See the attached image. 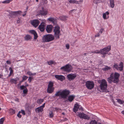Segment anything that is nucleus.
I'll return each instance as SVG.
<instances>
[{
    "instance_id": "59",
    "label": "nucleus",
    "mask_w": 124,
    "mask_h": 124,
    "mask_svg": "<svg viewBox=\"0 0 124 124\" xmlns=\"http://www.w3.org/2000/svg\"><path fill=\"white\" fill-rule=\"evenodd\" d=\"M45 1L44 3V4H46L47 3V1L46 0H44Z\"/></svg>"
},
{
    "instance_id": "25",
    "label": "nucleus",
    "mask_w": 124,
    "mask_h": 124,
    "mask_svg": "<svg viewBox=\"0 0 124 124\" xmlns=\"http://www.w3.org/2000/svg\"><path fill=\"white\" fill-rule=\"evenodd\" d=\"M31 37L28 34L26 35L24 37V40L26 41L31 40Z\"/></svg>"
},
{
    "instance_id": "34",
    "label": "nucleus",
    "mask_w": 124,
    "mask_h": 124,
    "mask_svg": "<svg viewBox=\"0 0 124 124\" xmlns=\"http://www.w3.org/2000/svg\"><path fill=\"white\" fill-rule=\"evenodd\" d=\"M9 112L12 115L15 114V110L12 109H10L9 110Z\"/></svg>"
},
{
    "instance_id": "30",
    "label": "nucleus",
    "mask_w": 124,
    "mask_h": 124,
    "mask_svg": "<svg viewBox=\"0 0 124 124\" xmlns=\"http://www.w3.org/2000/svg\"><path fill=\"white\" fill-rule=\"evenodd\" d=\"M89 124H97V122L95 120H92L90 122Z\"/></svg>"
},
{
    "instance_id": "38",
    "label": "nucleus",
    "mask_w": 124,
    "mask_h": 124,
    "mask_svg": "<svg viewBox=\"0 0 124 124\" xmlns=\"http://www.w3.org/2000/svg\"><path fill=\"white\" fill-rule=\"evenodd\" d=\"M44 101L43 99L38 100V102L39 104L41 103Z\"/></svg>"
},
{
    "instance_id": "45",
    "label": "nucleus",
    "mask_w": 124,
    "mask_h": 124,
    "mask_svg": "<svg viewBox=\"0 0 124 124\" xmlns=\"http://www.w3.org/2000/svg\"><path fill=\"white\" fill-rule=\"evenodd\" d=\"M20 88L21 90H22L24 89H25V87L23 85H22L20 86Z\"/></svg>"
},
{
    "instance_id": "23",
    "label": "nucleus",
    "mask_w": 124,
    "mask_h": 124,
    "mask_svg": "<svg viewBox=\"0 0 124 124\" xmlns=\"http://www.w3.org/2000/svg\"><path fill=\"white\" fill-rule=\"evenodd\" d=\"M54 89V87H48L47 92L49 93H51L53 92Z\"/></svg>"
},
{
    "instance_id": "44",
    "label": "nucleus",
    "mask_w": 124,
    "mask_h": 124,
    "mask_svg": "<svg viewBox=\"0 0 124 124\" xmlns=\"http://www.w3.org/2000/svg\"><path fill=\"white\" fill-rule=\"evenodd\" d=\"M103 18L104 19H107V18L106 17V15L105 13L103 14Z\"/></svg>"
},
{
    "instance_id": "39",
    "label": "nucleus",
    "mask_w": 124,
    "mask_h": 124,
    "mask_svg": "<svg viewBox=\"0 0 124 124\" xmlns=\"http://www.w3.org/2000/svg\"><path fill=\"white\" fill-rule=\"evenodd\" d=\"M10 2V0H6L2 2V3H8Z\"/></svg>"
},
{
    "instance_id": "37",
    "label": "nucleus",
    "mask_w": 124,
    "mask_h": 124,
    "mask_svg": "<svg viewBox=\"0 0 124 124\" xmlns=\"http://www.w3.org/2000/svg\"><path fill=\"white\" fill-rule=\"evenodd\" d=\"M28 91L27 89V88H26L23 90V93L24 94H26L27 93Z\"/></svg>"
},
{
    "instance_id": "22",
    "label": "nucleus",
    "mask_w": 124,
    "mask_h": 124,
    "mask_svg": "<svg viewBox=\"0 0 124 124\" xmlns=\"http://www.w3.org/2000/svg\"><path fill=\"white\" fill-rule=\"evenodd\" d=\"M75 96L73 95H70L68 97V98L67 101H68V100L70 102H71L75 98Z\"/></svg>"
},
{
    "instance_id": "54",
    "label": "nucleus",
    "mask_w": 124,
    "mask_h": 124,
    "mask_svg": "<svg viewBox=\"0 0 124 124\" xmlns=\"http://www.w3.org/2000/svg\"><path fill=\"white\" fill-rule=\"evenodd\" d=\"M23 81H22V80L21 81H20L19 82V83L18 84V85H21V83L23 82Z\"/></svg>"
},
{
    "instance_id": "5",
    "label": "nucleus",
    "mask_w": 124,
    "mask_h": 124,
    "mask_svg": "<svg viewBox=\"0 0 124 124\" xmlns=\"http://www.w3.org/2000/svg\"><path fill=\"white\" fill-rule=\"evenodd\" d=\"M43 41L46 42H49L54 39V37L51 34H48L43 36Z\"/></svg>"
},
{
    "instance_id": "61",
    "label": "nucleus",
    "mask_w": 124,
    "mask_h": 124,
    "mask_svg": "<svg viewBox=\"0 0 124 124\" xmlns=\"http://www.w3.org/2000/svg\"><path fill=\"white\" fill-rule=\"evenodd\" d=\"M91 53H95V50H94V51H92L91 52H90V54H91Z\"/></svg>"
},
{
    "instance_id": "62",
    "label": "nucleus",
    "mask_w": 124,
    "mask_h": 124,
    "mask_svg": "<svg viewBox=\"0 0 124 124\" xmlns=\"http://www.w3.org/2000/svg\"><path fill=\"white\" fill-rule=\"evenodd\" d=\"M105 13L106 14V15L107 14V15H108L109 14V13L107 11Z\"/></svg>"
},
{
    "instance_id": "7",
    "label": "nucleus",
    "mask_w": 124,
    "mask_h": 124,
    "mask_svg": "<svg viewBox=\"0 0 124 124\" xmlns=\"http://www.w3.org/2000/svg\"><path fill=\"white\" fill-rule=\"evenodd\" d=\"M111 46H109L103 49H100L101 54L102 55L106 54L111 50Z\"/></svg>"
},
{
    "instance_id": "43",
    "label": "nucleus",
    "mask_w": 124,
    "mask_h": 124,
    "mask_svg": "<svg viewBox=\"0 0 124 124\" xmlns=\"http://www.w3.org/2000/svg\"><path fill=\"white\" fill-rule=\"evenodd\" d=\"M20 113H21V111H19L17 115V116L19 118H21L22 116L20 114Z\"/></svg>"
},
{
    "instance_id": "40",
    "label": "nucleus",
    "mask_w": 124,
    "mask_h": 124,
    "mask_svg": "<svg viewBox=\"0 0 124 124\" xmlns=\"http://www.w3.org/2000/svg\"><path fill=\"white\" fill-rule=\"evenodd\" d=\"M33 79V78L32 77H29L28 80L29 82V83L31 82L32 79Z\"/></svg>"
},
{
    "instance_id": "16",
    "label": "nucleus",
    "mask_w": 124,
    "mask_h": 124,
    "mask_svg": "<svg viewBox=\"0 0 124 124\" xmlns=\"http://www.w3.org/2000/svg\"><path fill=\"white\" fill-rule=\"evenodd\" d=\"M55 77L57 80L62 81L65 79V78L64 76L62 75H55Z\"/></svg>"
},
{
    "instance_id": "63",
    "label": "nucleus",
    "mask_w": 124,
    "mask_h": 124,
    "mask_svg": "<svg viewBox=\"0 0 124 124\" xmlns=\"http://www.w3.org/2000/svg\"><path fill=\"white\" fill-rule=\"evenodd\" d=\"M103 55L102 56V57L103 58H105V57L106 56L105 54Z\"/></svg>"
},
{
    "instance_id": "21",
    "label": "nucleus",
    "mask_w": 124,
    "mask_h": 124,
    "mask_svg": "<svg viewBox=\"0 0 124 124\" xmlns=\"http://www.w3.org/2000/svg\"><path fill=\"white\" fill-rule=\"evenodd\" d=\"M19 80V78L17 77L14 79H11L10 80V81L12 84L14 83L15 84H16L17 83V81Z\"/></svg>"
},
{
    "instance_id": "11",
    "label": "nucleus",
    "mask_w": 124,
    "mask_h": 124,
    "mask_svg": "<svg viewBox=\"0 0 124 124\" xmlns=\"http://www.w3.org/2000/svg\"><path fill=\"white\" fill-rule=\"evenodd\" d=\"M42 9L39 11V15L45 16L47 15V11L44 8L42 7Z\"/></svg>"
},
{
    "instance_id": "48",
    "label": "nucleus",
    "mask_w": 124,
    "mask_h": 124,
    "mask_svg": "<svg viewBox=\"0 0 124 124\" xmlns=\"http://www.w3.org/2000/svg\"><path fill=\"white\" fill-rule=\"evenodd\" d=\"M66 46L67 49H69V48L70 46L69 44H67L66 45Z\"/></svg>"
},
{
    "instance_id": "64",
    "label": "nucleus",
    "mask_w": 124,
    "mask_h": 124,
    "mask_svg": "<svg viewBox=\"0 0 124 124\" xmlns=\"http://www.w3.org/2000/svg\"><path fill=\"white\" fill-rule=\"evenodd\" d=\"M121 113L124 115V111H123L121 112Z\"/></svg>"
},
{
    "instance_id": "55",
    "label": "nucleus",
    "mask_w": 124,
    "mask_h": 124,
    "mask_svg": "<svg viewBox=\"0 0 124 124\" xmlns=\"http://www.w3.org/2000/svg\"><path fill=\"white\" fill-rule=\"evenodd\" d=\"M79 108V109L80 110H81L82 111L83 110V108L81 107H80Z\"/></svg>"
},
{
    "instance_id": "42",
    "label": "nucleus",
    "mask_w": 124,
    "mask_h": 124,
    "mask_svg": "<svg viewBox=\"0 0 124 124\" xmlns=\"http://www.w3.org/2000/svg\"><path fill=\"white\" fill-rule=\"evenodd\" d=\"M53 116V114L52 112H51L49 113V116L50 117H52Z\"/></svg>"
},
{
    "instance_id": "13",
    "label": "nucleus",
    "mask_w": 124,
    "mask_h": 124,
    "mask_svg": "<svg viewBox=\"0 0 124 124\" xmlns=\"http://www.w3.org/2000/svg\"><path fill=\"white\" fill-rule=\"evenodd\" d=\"M76 77L77 75L75 74H70L67 75V78L68 80L71 81L74 79Z\"/></svg>"
},
{
    "instance_id": "24",
    "label": "nucleus",
    "mask_w": 124,
    "mask_h": 124,
    "mask_svg": "<svg viewBox=\"0 0 124 124\" xmlns=\"http://www.w3.org/2000/svg\"><path fill=\"white\" fill-rule=\"evenodd\" d=\"M48 20L50 22H52L53 24H55L56 23V20L52 17H50L49 18Z\"/></svg>"
},
{
    "instance_id": "53",
    "label": "nucleus",
    "mask_w": 124,
    "mask_h": 124,
    "mask_svg": "<svg viewBox=\"0 0 124 124\" xmlns=\"http://www.w3.org/2000/svg\"><path fill=\"white\" fill-rule=\"evenodd\" d=\"M6 63H7L8 64H10L11 63V62L10 61H6Z\"/></svg>"
},
{
    "instance_id": "41",
    "label": "nucleus",
    "mask_w": 124,
    "mask_h": 124,
    "mask_svg": "<svg viewBox=\"0 0 124 124\" xmlns=\"http://www.w3.org/2000/svg\"><path fill=\"white\" fill-rule=\"evenodd\" d=\"M47 63L48 64L50 65L53 64V62L52 61H51L47 62Z\"/></svg>"
},
{
    "instance_id": "18",
    "label": "nucleus",
    "mask_w": 124,
    "mask_h": 124,
    "mask_svg": "<svg viewBox=\"0 0 124 124\" xmlns=\"http://www.w3.org/2000/svg\"><path fill=\"white\" fill-rule=\"evenodd\" d=\"M53 28V27L52 25H47L46 27V30L47 32L48 33H50L52 31Z\"/></svg>"
},
{
    "instance_id": "57",
    "label": "nucleus",
    "mask_w": 124,
    "mask_h": 124,
    "mask_svg": "<svg viewBox=\"0 0 124 124\" xmlns=\"http://www.w3.org/2000/svg\"><path fill=\"white\" fill-rule=\"evenodd\" d=\"M76 10L75 9H74L71 10L70 11L69 13H71L74 10Z\"/></svg>"
},
{
    "instance_id": "9",
    "label": "nucleus",
    "mask_w": 124,
    "mask_h": 124,
    "mask_svg": "<svg viewBox=\"0 0 124 124\" xmlns=\"http://www.w3.org/2000/svg\"><path fill=\"white\" fill-rule=\"evenodd\" d=\"M78 115L81 118H83L89 120L90 119V117L88 115L83 113H78Z\"/></svg>"
},
{
    "instance_id": "36",
    "label": "nucleus",
    "mask_w": 124,
    "mask_h": 124,
    "mask_svg": "<svg viewBox=\"0 0 124 124\" xmlns=\"http://www.w3.org/2000/svg\"><path fill=\"white\" fill-rule=\"evenodd\" d=\"M5 120L4 118L3 117L0 119V124H3L4 121Z\"/></svg>"
},
{
    "instance_id": "20",
    "label": "nucleus",
    "mask_w": 124,
    "mask_h": 124,
    "mask_svg": "<svg viewBox=\"0 0 124 124\" xmlns=\"http://www.w3.org/2000/svg\"><path fill=\"white\" fill-rule=\"evenodd\" d=\"M30 32L31 34L34 35V39H37L38 37V35L35 31L34 30H31L30 31Z\"/></svg>"
},
{
    "instance_id": "27",
    "label": "nucleus",
    "mask_w": 124,
    "mask_h": 124,
    "mask_svg": "<svg viewBox=\"0 0 124 124\" xmlns=\"http://www.w3.org/2000/svg\"><path fill=\"white\" fill-rule=\"evenodd\" d=\"M111 68L110 67L106 66L104 68L102 69V70L104 71H107L110 70Z\"/></svg>"
},
{
    "instance_id": "8",
    "label": "nucleus",
    "mask_w": 124,
    "mask_h": 124,
    "mask_svg": "<svg viewBox=\"0 0 124 124\" xmlns=\"http://www.w3.org/2000/svg\"><path fill=\"white\" fill-rule=\"evenodd\" d=\"M123 63L122 62L120 63L119 65L115 64L113 68H115L117 70H119L120 71H122L123 70Z\"/></svg>"
},
{
    "instance_id": "56",
    "label": "nucleus",
    "mask_w": 124,
    "mask_h": 124,
    "mask_svg": "<svg viewBox=\"0 0 124 124\" xmlns=\"http://www.w3.org/2000/svg\"><path fill=\"white\" fill-rule=\"evenodd\" d=\"M83 1V0H80L79 1H77V2H79V4H80Z\"/></svg>"
},
{
    "instance_id": "28",
    "label": "nucleus",
    "mask_w": 124,
    "mask_h": 124,
    "mask_svg": "<svg viewBox=\"0 0 124 124\" xmlns=\"http://www.w3.org/2000/svg\"><path fill=\"white\" fill-rule=\"evenodd\" d=\"M110 5L112 8H114L115 4L114 0H110Z\"/></svg>"
},
{
    "instance_id": "29",
    "label": "nucleus",
    "mask_w": 124,
    "mask_h": 124,
    "mask_svg": "<svg viewBox=\"0 0 124 124\" xmlns=\"http://www.w3.org/2000/svg\"><path fill=\"white\" fill-rule=\"evenodd\" d=\"M69 2L70 3H76L77 4L80 3L79 2H77V1L75 0H70Z\"/></svg>"
},
{
    "instance_id": "26",
    "label": "nucleus",
    "mask_w": 124,
    "mask_h": 124,
    "mask_svg": "<svg viewBox=\"0 0 124 124\" xmlns=\"http://www.w3.org/2000/svg\"><path fill=\"white\" fill-rule=\"evenodd\" d=\"M68 17L64 16H60L59 17V19L62 21H64L67 20Z\"/></svg>"
},
{
    "instance_id": "51",
    "label": "nucleus",
    "mask_w": 124,
    "mask_h": 124,
    "mask_svg": "<svg viewBox=\"0 0 124 124\" xmlns=\"http://www.w3.org/2000/svg\"><path fill=\"white\" fill-rule=\"evenodd\" d=\"M56 110H61V109H60V108H57V107H56L55 108H54Z\"/></svg>"
},
{
    "instance_id": "33",
    "label": "nucleus",
    "mask_w": 124,
    "mask_h": 124,
    "mask_svg": "<svg viewBox=\"0 0 124 124\" xmlns=\"http://www.w3.org/2000/svg\"><path fill=\"white\" fill-rule=\"evenodd\" d=\"M53 83L52 82L50 81L48 85V87H53Z\"/></svg>"
},
{
    "instance_id": "32",
    "label": "nucleus",
    "mask_w": 124,
    "mask_h": 124,
    "mask_svg": "<svg viewBox=\"0 0 124 124\" xmlns=\"http://www.w3.org/2000/svg\"><path fill=\"white\" fill-rule=\"evenodd\" d=\"M117 102L120 104H123L124 103V101H122L120 99H117Z\"/></svg>"
},
{
    "instance_id": "6",
    "label": "nucleus",
    "mask_w": 124,
    "mask_h": 124,
    "mask_svg": "<svg viewBox=\"0 0 124 124\" xmlns=\"http://www.w3.org/2000/svg\"><path fill=\"white\" fill-rule=\"evenodd\" d=\"M94 83L93 81H87L85 82V86L89 89H93L94 86Z\"/></svg>"
},
{
    "instance_id": "1",
    "label": "nucleus",
    "mask_w": 124,
    "mask_h": 124,
    "mask_svg": "<svg viewBox=\"0 0 124 124\" xmlns=\"http://www.w3.org/2000/svg\"><path fill=\"white\" fill-rule=\"evenodd\" d=\"M119 74L117 72L111 73L109 78H108L107 81L109 83L113 82L114 83H118L119 81Z\"/></svg>"
},
{
    "instance_id": "3",
    "label": "nucleus",
    "mask_w": 124,
    "mask_h": 124,
    "mask_svg": "<svg viewBox=\"0 0 124 124\" xmlns=\"http://www.w3.org/2000/svg\"><path fill=\"white\" fill-rule=\"evenodd\" d=\"M70 92L67 90H64L61 92L60 91H58L55 94V96H61V98H65L69 94Z\"/></svg>"
},
{
    "instance_id": "2",
    "label": "nucleus",
    "mask_w": 124,
    "mask_h": 124,
    "mask_svg": "<svg viewBox=\"0 0 124 124\" xmlns=\"http://www.w3.org/2000/svg\"><path fill=\"white\" fill-rule=\"evenodd\" d=\"M98 83L100 84V87L101 90L103 92H108L109 91L107 89V82L105 79H103L102 80L98 81Z\"/></svg>"
},
{
    "instance_id": "58",
    "label": "nucleus",
    "mask_w": 124,
    "mask_h": 124,
    "mask_svg": "<svg viewBox=\"0 0 124 124\" xmlns=\"http://www.w3.org/2000/svg\"><path fill=\"white\" fill-rule=\"evenodd\" d=\"M19 99L17 98H16L15 99V101H18Z\"/></svg>"
},
{
    "instance_id": "4",
    "label": "nucleus",
    "mask_w": 124,
    "mask_h": 124,
    "mask_svg": "<svg viewBox=\"0 0 124 124\" xmlns=\"http://www.w3.org/2000/svg\"><path fill=\"white\" fill-rule=\"evenodd\" d=\"M60 29V27L58 25H57L54 27V29L53 32L54 33V36L56 38V39H59V36L61 35Z\"/></svg>"
},
{
    "instance_id": "49",
    "label": "nucleus",
    "mask_w": 124,
    "mask_h": 124,
    "mask_svg": "<svg viewBox=\"0 0 124 124\" xmlns=\"http://www.w3.org/2000/svg\"><path fill=\"white\" fill-rule=\"evenodd\" d=\"M21 113L23 115H25V113L24 110H21Z\"/></svg>"
},
{
    "instance_id": "60",
    "label": "nucleus",
    "mask_w": 124,
    "mask_h": 124,
    "mask_svg": "<svg viewBox=\"0 0 124 124\" xmlns=\"http://www.w3.org/2000/svg\"><path fill=\"white\" fill-rule=\"evenodd\" d=\"M100 36V35L99 33H98L97 35H95V37H98Z\"/></svg>"
},
{
    "instance_id": "52",
    "label": "nucleus",
    "mask_w": 124,
    "mask_h": 124,
    "mask_svg": "<svg viewBox=\"0 0 124 124\" xmlns=\"http://www.w3.org/2000/svg\"><path fill=\"white\" fill-rule=\"evenodd\" d=\"M103 30V29L102 28L100 30L99 32L100 33H102V31Z\"/></svg>"
},
{
    "instance_id": "15",
    "label": "nucleus",
    "mask_w": 124,
    "mask_h": 124,
    "mask_svg": "<svg viewBox=\"0 0 124 124\" xmlns=\"http://www.w3.org/2000/svg\"><path fill=\"white\" fill-rule=\"evenodd\" d=\"M12 14H13L14 15H22L23 16H24L26 14V11H25L24 12V14H22V12L20 11L13 12H12Z\"/></svg>"
},
{
    "instance_id": "35",
    "label": "nucleus",
    "mask_w": 124,
    "mask_h": 124,
    "mask_svg": "<svg viewBox=\"0 0 124 124\" xmlns=\"http://www.w3.org/2000/svg\"><path fill=\"white\" fill-rule=\"evenodd\" d=\"M28 78V77L25 76L23 75L22 77V80L23 82L26 80Z\"/></svg>"
},
{
    "instance_id": "50",
    "label": "nucleus",
    "mask_w": 124,
    "mask_h": 124,
    "mask_svg": "<svg viewBox=\"0 0 124 124\" xmlns=\"http://www.w3.org/2000/svg\"><path fill=\"white\" fill-rule=\"evenodd\" d=\"M21 20L20 19H19L17 21V23H20L21 22Z\"/></svg>"
},
{
    "instance_id": "31",
    "label": "nucleus",
    "mask_w": 124,
    "mask_h": 124,
    "mask_svg": "<svg viewBox=\"0 0 124 124\" xmlns=\"http://www.w3.org/2000/svg\"><path fill=\"white\" fill-rule=\"evenodd\" d=\"M27 73L30 76L35 75L36 74V73H32L31 71H28L27 72Z\"/></svg>"
},
{
    "instance_id": "10",
    "label": "nucleus",
    "mask_w": 124,
    "mask_h": 124,
    "mask_svg": "<svg viewBox=\"0 0 124 124\" xmlns=\"http://www.w3.org/2000/svg\"><path fill=\"white\" fill-rule=\"evenodd\" d=\"M31 23L33 26L36 27L39 25V22L38 20H34L31 21Z\"/></svg>"
},
{
    "instance_id": "47",
    "label": "nucleus",
    "mask_w": 124,
    "mask_h": 124,
    "mask_svg": "<svg viewBox=\"0 0 124 124\" xmlns=\"http://www.w3.org/2000/svg\"><path fill=\"white\" fill-rule=\"evenodd\" d=\"M95 53L97 54L101 53L100 50H95Z\"/></svg>"
},
{
    "instance_id": "14",
    "label": "nucleus",
    "mask_w": 124,
    "mask_h": 124,
    "mask_svg": "<svg viewBox=\"0 0 124 124\" xmlns=\"http://www.w3.org/2000/svg\"><path fill=\"white\" fill-rule=\"evenodd\" d=\"M45 103H44L42 105L35 109V111L36 113H39V112H42L43 110V108L45 107Z\"/></svg>"
},
{
    "instance_id": "46",
    "label": "nucleus",
    "mask_w": 124,
    "mask_h": 124,
    "mask_svg": "<svg viewBox=\"0 0 124 124\" xmlns=\"http://www.w3.org/2000/svg\"><path fill=\"white\" fill-rule=\"evenodd\" d=\"M9 70H10V74H12L13 72V70H12V68L11 67H10L9 69Z\"/></svg>"
},
{
    "instance_id": "17",
    "label": "nucleus",
    "mask_w": 124,
    "mask_h": 124,
    "mask_svg": "<svg viewBox=\"0 0 124 124\" xmlns=\"http://www.w3.org/2000/svg\"><path fill=\"white\" fill-rule=\"evenodd\" d=\"M45 24L44 23L42 22L39 26L38 28L41 31H44L45 26Z\"/></svg>"
},
{
    "instance_id": "19",
    "label": "nucleus",
    "mask_w": 124,
    "mask_h": 124,
    "mask_svg": "<svg viewBox=\"0 0 124 124\" xmlns=\"http://www.w3.org/2000/svg\"><path fill=\"white\" fill-rule=\"evenodd\" d=\"M80 106L78 104H75L74 108L73 109V111L75 113L76 112L78 111V109L79 108Z\"/></svg>"
},
{
    "instance_id": "12",
    "label": "nucleus",
    "mask_w": 124,
    "mask_h": 124,
    "mask_svg": "<svg viewBox=\"0 0 124 124\" xmlns=\"http://www.w3.org/2000/svg\"><path fill=\"white\" fill-rule=\"evenodd\" d=\"M61 70H63L65 71L70 72L71 71V69L70 68L69 65L67 64L65 66L61 67Z\"/></svg>"
}]
</instances>
